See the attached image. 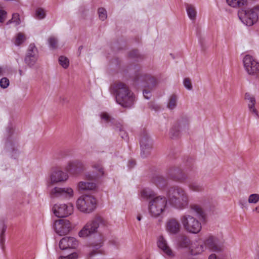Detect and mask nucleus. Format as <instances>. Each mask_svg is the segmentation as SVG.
Listing matches in <instances>:
<instances>
[{
	"label": "nucleus",
	"mask_w": 259,
	"mask_h": 259,
	"mask_svg": "<svg viewBox=\"0 0 259 259\" xmlns=\"http://www.w3.org/2000/svg\"><path fill=\"white\" fill-rule=\"evenodd\" d=\"M110 92L115 97L116 102L124 108H131L135 101V96L128 86L123 82L118 81L112 83Z\"/></svg>",
	"instance_id": "obj_1"
},
{
	"label": "nucleus",
	"mask_w": 259,
	"mask_h": 259,
	"mask_svg": "<svg viewBox=\"0 0 259 259\" xmlns=\"http://www.w3.org/2000/svg\"><path fill=\"white\" fill-rule=\"evenodd\" d=\"M166 196L168 203L172 207L183 210L188 207L189 197L183 188L178 186L172 187L168 189Z\"/></svg>",
	"instance_id": "obj_2"
},
{
	"label": "nucleus",
	"mask_w": 259,
	"mask_h": 259,
	"mask_svg": "<svg viewBox=\"0 0 259 259\" xmlns=\"http://www.w3.org/2000/svg\"><path fill=\"white\" fill-rule=\"evenodd\" d=\"M108 225V223L106 220L100 216H97L86 224L79 232L78 235L80 237H87L96 232L101 231L106 228Z\"/></svg>",
	"instance_id": "obj_3"
},
{
	"label": "nucleus",
	"mask_w": 259,
	"mask_h": 259,
	"mask_svg": "<svg viewBox=\"0 0 259 259\" xmlns=\"http://www.w3.org/2000/svg\"><path fill=\"white\" fill-rule=\"evenodd\" d=\"M167 202V198L164 196H157L152 198L148 205L150 215L155 218L159 216L164 211Z\"/></svg>",
	"instance_id": "obj_4"
},
{
	"label": "nucleus",
	"mask_w": 259,
	"mask_h": 259,
	"mask_svg": "<svg viewBox=\"0 0 259 259\" xmlns=\"http://www.w3.org/2000/svg\"><path fill=\"white\" fill-rule=\"evenodd\" d=\"M241 21L247 26H252L259 19V6L250 10H242L238 13Z\"/></svg>",
	"instance_id": "obj_5"
},
{
	"label": "nucleus",
	"mask_w": 259,
	"mask_h": 259,
	"mask_svg": "<svg viewBox=\"0 0 259 259\" xmlns=\"http://www.w3.org/2000/svg\"><path fill=\"white\" fill-rule=\"evenodd\" d=\"M135 74L133 77L134 81L137 83H141L145 87L152 89L156 84V79L150 74L143 73L140 67L135 66Z\"/></svg>",
	"instance_id": "obj_6"
},
{
	"label": "nucleus",
	"mask_w": 259,
	"mask_h": 259,
	"mask_svg": "<svg viewBox=\"0 0 259 259\" xmlns=\"http://www.w3.org/2000/svg\"><path fill=\"white\" fill-rule=\"evenodd\" d=\"M96 199L91 195H82L76 201V206L78 210L85 213H90L96 207Z\"/></svg>",
	"instance_id": "obj_7"
},
{
	"label": "nucleus",
	"mask_w": 259,
	"mask_h": 259,
	"mask_svg": "<svg viewBox=\"0 0 259 259\" xmlns=\"http://www.w3.org/2000/svg\"><path fill=\"white\" fill-rule=\"evenodd\" d=\"M180 220L184 228L191 233L197 234L201 230V224L199 221L190 214L181 215Z\"/></svg>",
	"instance_id": "obj_8"
},
{
	"label": "nucleus",
	"mask_w": 259,
	"mask_h": 259,
	"mask_svg": "<svg viewBox=\"0 0 259 259\" xmlns=\"http://www.w3.org/2000/svg\"><path fill=\"white\" fill-rule=\"evenodd\" d=\"M243 63L244 69L248 74L253 75L259 72V62L252 56L245 55Z\"/></svg>",
	"instance_id": "obj_9"
},
{
	"label": "nucleus",
	"mask_w": 259,
	"mask_h": 259,
	"mask_svg": "<svg viewBox=\"0 0 259 259\" xmlns=\"http://www.w3.org/2000/svg\"><path fill=\"white\" fill-rule=\"evenodd\" d=\"M140 143L141 150V156L143 158L147 157L151 153L152 144L146 131H144L141 134Z\"/></svg>",
	"instance_id": "obj_10"
},
{
	"label": "nucleus",
	"mask_w": 259,
	"mask_h": 259,
	"mask_svg": "<svg viewBox=\"0 0 259 259\" xmlns=\"http://www.w3.org/2000/svg\"><path fill=\"white\" fill-rule=\"evenodd\" d=\"M54 228L57 234L60 236H63L67 234L71 230L72 226L68 220L60 219L54 222Z\"/></svg>",
	"instance_id": "obj_11"
},
{
	"label": "nucleus",
	"mask_w": 259,
	"mask_h": 259,
	"mask_svg": "<svg viewBox=\"0 0 259 259\" xmlns=\"http://www.w3.org/2000/svg\"><path fill=\"white\" fill-rule=\"evenodd\" d=\"M73 210V206L72 204H56L53 207V211L54 214L58 218L67 217L71 214Z\"/></svg>",
	"instance_id": "obj_12"
},
{
	"label": "nucleus",
	"mask_w": 259,
	"mask_h": 259,
	"mask_svg": "<svg viewBox=\"0 0 259 259\" xmlns=\"http://www.w3.org/2000/svg\"><path fill=\"white\" fill-rule=\"evenodd\" d=\"M52 198L68 199L73 196V191L71 188L55 187L51 192Z\"/></svg>",
	"instance_id": "obj_13"
},
{
	"label": "nucleus",
	"mask_w": 259,
	"mask_h": 259,
	"mask_svg": "<svg viewBox=\"0 0 259 259\" xmlns=\"http://www.w3.org/2000/svg\"><path fill=\"white\" fill-rule=\"evenodd\" d=\"M167 176L176 181L184 182L187 179V176L179 167L171 166L167 169Z\"/></svg>",
	"instance_id": "obj_14"
},
{
	"label": "nucleus",
	"mask_w": 259,
	"mask_h": 259,
	"mask_svg": "<svg viewBox=\"0 0 259 259\" xmlns=\"http://www.w3.org/2000/svg\"><path fill=\"white\" fill-rule=\"evenodd\" d=\"M181 228V224L177 219L170 218L167 220L165 224V229L169 234H177L180 232Z\"/></svg>",
	"instance_id": "obj_15"
},
{
	"label": "nucleus",
	"mask_w": 259,
	"mask_h": 259,
	"mask_svg": "<svg viewBox=\"0 0 259 259\" xmlns=\"http://www.w3.org/2000/svg\"><path fill=\"white\" fill-rule=\"evenodd\" d=\"M206 247L212 251L218 252L222 250L221 242L216 237L210 236L204 242Z\"/></svg>",
	"instance_id": "obj_16"
},
{
	"label": "nucleus",
	"mask_w": 259,
	"mask_h": 259,
	"mask_svg": "<svg viewBox=\"0 0 259 259\" xmlns=\"http://www.w3.org/2000/svg\"><path fill=\"white\" fill-rule=\"evenodd\" d=\"M85 169L83 162L79 160H74L69 161L66 167V169L71 173L76 174L80 172Z\"/></svg>",
	"instance_id": "obj_17"
},
{
	"label": "nucleus",
	"mask_w": 259,
	"mask_h": 259,
	"mask_svg": "<svg viewBox=\"0 0 259 259\" xmlns=\"http://www.w3.org/2000/svg\"><path fill=\"white\" fill-rule=\"evenodd\" d=\"M78 245V241L72 237H66L61 239L59 242V247L62 250L68 248H75Z\"/></svg>",
	"instance_id": "obj_18"
},
{
	"label": "nucleus",
	"mask_w": 259,
	"mask_h": 259,
	"mask_svg": "<svg viewBox=\"0 0 259 259\" xmlns=\"http://www.w3.org/2000/svg\"><path fill=\"white\" fill-rule=\"evenodd\" d=\"M244 99L247 101V106L249 112L253 114L256 118H258V111L255 108L256 100L254 96L249 93L245 94Z\"/></svg>",
	"instance_id": "obj_19"
},
{
	"label": "nucleus",
	"mask_w": 259,
	"mask_h": 259,
	"mask_svg": "<svg viewBox=\"0 0 259 259\" xmlns=\"http://www.w3.org/2000/svg\"><path fill=\"white\" fill-rule=\"evenodd\" d=\"M68 178L67 175L61 170H56L52 172L50 176L52 184L66 181Z\"/></svg>",
	"instance_id": "obj_20"
},
{
	"label": "nucleus",
	"mask_w": 259,
	"mask_h": 259,
	"mask_svg": "<svg viewBox=\"0 0 259 259\" xmlns=\"http://www.w3.org/2000/svg\"><path fill=\"white\" fill-rule=\"evenodd\" d=\"M158 247L161 249L164 253L169 256H173L172 251L167 244L166 241L163 236H160L157 241Z\"/></svg>",
	"instance_id": "obj_21"
},
{
	"label": "nucleus",
	"mask_w": 259,
	"mask_h": 259,
	"mask_svg": "<svg viewBox=\"0 0 259 259\" xmlns=\"http://www.w3.org/2000/svg\"><path fill=\"white\" fill-rule=\"evenodd\" d=\"M190 209L192 211L195 212L200 219L205 220V213L200 206L196 204H191Z\"/></svg>",
	"instance_id": "obj_22"
},
{
	"label": "nucleus",
	"mask_w": 259,
	"mask_h": 259,
	"mask_svg": "<svg viewBox=\"0 0 259 259\" xmlns=\"http://www.w3.org/2000/svg\"><path fill=\"white\" fill-rule=\"evenodd\" d=\"M79 190H92L96 187V184L93 182H80L78 184Z\"/></svg>",
	"instance_id": "obj_23"
},
{
	"label": "nucleus",
	"mask_w": 259,
	"mask_h": 259,
	"mask_svg": "<svg viewBox=\"0 0 259 259\" xmlns=\"http://www.w3.org/2000/svg\"><path fill=\"white\" fill-rule=\"evenodd\" d=\"M152 181L160 188H164L167 185V180L161 176H155Z\"/></svg>",
	"instance_id": "obj_24"
},
{
	"label": "nucleus",
	"mask_w": 259,
	"mask_h": 259,
	"mask_svg": "<svg viewBox=\"0 0 259 259\" xmlns=\"http://www.w3.org/2000/svg\"><path fill=\"white\" fill-rule=\"evenodd\" d=\"M26 56L31 57L33 58H38V50L34 44L29 45Z\"/></svg>",
	"instance_id": "obj_25"
},
{
	"label": "nucleus",
	"mask_w": 259,
	"mask_h": 259,
	"mask_svg": "<svg viewBox=\"0 0 259 259\" xmlns=\"http://www.w3.org/2000/svg\"><path fill=\"white\" fill-rule=\"evenodd\" d=\"M154 196V192L149 188L144 189L141 191V197L143 199H152Z\"/></svg>",
	"instance_id": "obj_26"
},
{
	"label": "nucleus",
	"mask_w": 259,
	"mask_h": 259,
	"mask_svg": "<svg viewBox=\"0 0 259 259\" xmlns=\"http://www.w3.org/2000/svg\"><path fill=\"white\" fill-rule=\"evenodd\" d=\"M186 10L187 12V14L190 18V19L192 20H195L196 16V12L195 9V8L193 6L189 4H186Z\"/></svg>",
	"instance_id": "obj_27"
},
{
	"label": "nucleus",
	"mask_w": 259,
	"mask_h": 259,
	"mask_svg": "<svg viewBox=\"0 0 259 259\" xmlns=\"http://www.w3.org/2000/svg\"><path fill=\"white\" fill-rule=\"evenodd\" d=\"M189 120L187 117H183L178 121L177 125L180 130H183L186 129L188 127Z\"/></svg>",
	"instance_id": "obj_28"
},
{
	"label": "nucleus",
	"mask_w": 259,
	"mask_h": 259,
	"mask_svg": "<svg viewBox=\"0 0 259 259\" xmlns=\"http://www.w3.org/2000/svg\"><path fill=\"white\" fill-rule=\"evenodd\" d=\"M227 4L232 7H240L247 4L246 0H226Z\"/></svg>",
	"instance_id": "obj_29"
},
{
	"label": "nucleus",
	"mask_w": 259,
	"mask_h": 259,
	"mask_svg": "<svg viewBox=\"0 0 259 259\" xmlns=\"http://www.w3.org/2000/svg\"><path fill=\"white\" fill-rule=\"evenodd\" d=\"M2 229L0 234V246L2 249L5 248V232L7 229V226L4 224L2 221Z\"/></svg>",
	"instance_id": "obj_30"
},
{
	"label": "nucleus",
	"mask_w": 259,
	"mask_h": 259,
	"mask_svg": "<svg viewBox=\"0 0 259 259\" xmlns=\"http://www.w3.org/2000/svg\"><path fill=\"white\" fill-rule=\"evenodd\" d=\"M177 100H178V98L176 95L173 94V95H171L169 97V100H168V102L167 103V108L171 110L174 109L177 106Z\"/></svg>",
	"instance_id": "obj_31"
},
{
	"label": "nucleus",
	"mask_w": 259,
	"mask_h": 259,
	"mask_svg": "<svg viewBox=\"0 0 259 259\" xmlns=\"http://www.w3.org/2000/svg\"><path fill=\"white\" fill-rule=\"evenodd\" d=\"M115 130L119 133V135L123 139H126L127 137V134L123 129V127L120 123H116L115 125Z\"/></svg>",
	"instance_id": "obj_32"
},
{
	"label": "nucleus",
	"mask_w": 259,
	"mask_h": 259,
	"mask_svg": "<svg viewBox=\"0 0 259 259\" xmlns=\"http://www.w3.org/2000/svg\"><path fill=\"white\" fill-rule=\"evenodd\" d=\"M188 187L191 190L195 192H199L203 190L202 185L197 182H190Z\"/></svg>",
	"instance_id": "obj_33"
},
{
	"label": "nucleus",
	"mask_w": 259,
	"mask_h": 259,
	"mask_svg": "<svg viewBox=\"0 0 259 259\" xmlns=\"http://www.w3.org/2000/svg\"><path fill=\"white\" fill-rule=\"evenodd\" d=\"M179 244L183 248L188 247L190 244V240L186 236H181L179 241Z\"/></svg>",
	"instance_id": "obj_34"
},
{
	"label": "nucleus",
	"mask_w": 259,
	"mask_h": 259,
	"mask_svg": "<svg viewBox=\"0 0 259 259\" xmlns=\"http://www.w3.org/2000/svg\"><path fill=\"white\" fill-rule=\"evenodd\" d=\"M92 166L99 172V174L101 176L104 175V168L102 166V161H99L92 163Z\"/></svg>",
	"instance_id": "obj_35"
},
{
	"label": "nucleus",
	"mask_w": 259,
	"mask_h": 259,
	"mask_svg": "<svg viewBox=\"0 0 259 259\" xmlns=\"http://www.w3.org/2000/svg\"><path fill=\"white\" fill-rule=\"evenodd\" d=\"M180 128L176 125H174L170 131V137L172 139L178 138L180 135Z\"/></svg>",
	"instance_id": "obj_36"
},
{
	"label": "nucleus",
	"mask_w": 259,
	"mask_h": 259,
	"mask_svg": "<svg viewBox=\"0 0 259 259\" xmlns=\"http://www.w3.org/2000/svg\"><path fill=\"white\" fill-rule=\"evenodd\" d=\"M12 23H15L16 25H18L20 24V19L19 14H13L12 19L7 22V24L9 25Z\"/></svg>",
	"instance_id": "obj_37"
},
{
	"label": "nucleus",
	"mask_w": 259,
	"mask_h": 259,
	"mask_svg": "<svg viewBox=\"0 0 259 259\" xmlns=\"http://www.w3.org/2000/svg\"><path fill=\"white\" fill-rule=\"evenodd\" d=\"M35 17L36 19L41 20L45 18L46 13L44 9L42 8H38L35 11Z\"/></svg>",
	"instance_id": "obj_38"
},
{
	"label": "nucleus",
	"mask_w": 259,
	"mask_h": 259,
	"mask_svg": "<svg viewBox=\"0 0 259 259\" xmlns=\"http://www.w3.org/2000/svg\"><path fill=\"white\" fill-rule=\"evenodd\" d=\"M59 62L64 68H67L69 64L68 58L63 56H61L59 58Z\"/></svg>",
	"instance_id": "obj_39"
},
{
	"label": "nucleus",
	"mask_w": 259,
	"mask_h": 259,
	"mask_svg": "<svg viewBox=\"0 0 259 259\" xmlns=\"http://www.w3.org/2000/svg\"><path fill=\"white\" fill-rule=\"evenodd\" d=\"M38 58H32L31 57L25 56V62L27 65L29 67H32L36 62Z\"/></svg>",
	"instance_id": "obj_40"
},
{
	"label": "nucleus",
	"mask_w": 259,
	"mask_h": 259,
	"mask_svg": "<svg viewBox=\"0 0 259 259\" xmlns=\"http://www.w3.org/2000/svg\"><path fill=\"white\" fill-rule=\"evenodd\" d=\"M24 40H25L24 35L23 33L19 32L18 33L16 37L15 44L16 46H20L24 41Z\"/></svg>",
	"instance_id": "obj_41"
},
{
	"label": "nucleus",
	"mask_w": 259,
	"mask_h": 259,
	"mask_svg": "<svg viewBox=\"0 0 259 259\" xmlns=\"http://www.w3.org/2000/svg\"><path fill=\"white\" fill-rule=\"evenodd\" d=\"M98 14L99 18L102 21H104L107 18L106 10L103 8H100L98 9Z\"/></svg>",
	"instance_id": "obj_42"
},
{
	"label": "nucleus",
	"mask_w": 259,
	"mask_h": 259,
	"mask_svg": "<svg viewBox=\"0 0 259 259\" xmlns=\"http://www.w3.org/2000/svg\"><path fill=\"white\" fill-rule=\"evenodd\" d=\"M248 202L249 203H256L259 201V194H251L248 198Z\"/></svg>",
	"instance_id": "obj_43"
},
{
	"label": "nucleus",
	"mask_w": 259,
	"mask_h": 259,
	"mask_svg": "<svg viewBox=\"0 0 259 259\" xmlns=\"http://www.w3.org/2000/svg\"><path fill=\"white\" fill-rule=\"evenodd\" d=\"M204 250V247L200 245L195 249H191V253L192 255H197L202 252Z\"/></svg>",
	"instance_id": "obj_44"
},
{
	"label": "nucleus",
	"mask_w": 259,
	"mask_h": 259,
	"mask_svg": "<svg viewBox=\"0 0 259 259\" xmlns=\"http://www.w3.org/2000/svg\"><path fill=\"white\" fill-rule=\"evenodd\" d=\"M129 57L132 59H138L141 58V55L137 50H133L129 53Z\"/></svg>",
	"instance_id": "obj_45"
},
{
	"label": "nucleus",
	"mask_w": 259,
	"mask_h": 259,
	"mask_svg": "<svg viewBox=\"0 0 259 259\" xmlns=\"http://www.w3.org/2000/svg\"><path fill=\"white\" fill-rule=\"evenodd\" d=\"M9 85V80L7 77H3L0 80V86L3 89H6Z\"/></svg>",
	"instance_id": "obj_46"
},
{
	"label": "nucleus",
	"mask_w": 259,
	"mask_h": 259,
	"mask_svg": "<svg viewBox=\"0 0 259 259\" xmlns=\"http://www.w3.org/2000/svg\"><path fill=\"white\" fill-rule=\"evenodd\" d=\"M48 41L50 46L53 49H55L57 47V45L58 43L57 39L54 37H51L49 38Z\"/></svg>",
	"instance_id": "obj_47"
},
{
	"label": "nucleus",
	"mask_w": 259,
	"mask_h": 259,
	"mask_svg": "<svg viewBox=\"0 0 259 259\" xmlns=\"http://www.w3.org/2000/svg\"><path fill=\"white\" fill-rule=\"evenodd\" d=\"M184 85L185 87L189 90H191L192 89V83L189 78H186L184 79Z\"/></svg>",
	"instance_id": "obj_48"
},
{
	"label": "nucleus",
	"mask_w": 259,
	"mask_h": 259,
	"mask_svg": "<svg viewBox=\"0 0 259 259\" xmlns=\"http://www.w3.org/2000/svg\"><path fill=\"white\" fill-rule=\"evenodd\" d=\"M77 256V254L75 252H73L67 256H60L59 259H76Z\"/></svg>",
	"instance_id": "obj_49"
},
{
	"label": "nucleus",
	"mask_w": 259,
	"mask_h": 259,
	"mask_svg": "<svg viewBox=\"0 0 259 259\" xmlns=\"http://www.w3.org/2000/svg\"><path fill=\"white\" fill-rule=\"evenodd\" d=\"M7 12L4 10H0V22H3L6 19Z\"/></svg>",
	"instance_id": "obj_50"
},
{
	"label": "nucleus",
	"mask_w": 259,
	"mask_h": 259,
	"mask_svg": "<svg viewBox=\"0 0 259 259\" xmlns=\"http://www.w3.org/2000/svg\"><path fill=\"white\" fill-rule=\"evenodd\" d=\"M85 178L89 181H94L97 179V176L95 175L88 172L85 175Z\"/></svg>",
	"instance_id": "obj_51"
},
{
	"label": "nucleus",
	"mask_w": 259,
	"mask_h": 259,
	"mask_svg": "<svg viewBox=\"0 0 259 259\" xmlns=\"http://www.w3.org/2000/svg\"><path fill=\"white\" fill-rule=\"evenodd\" d=\"M101 118L106 122H110L111 120V117L106 113H103L101 114Z\"/></svg>",
	"instance_id": "obj_52"
},
{
	"label": "nucleus",
	"mask_w": 259,
	"mask_h": 259,
	"mask_svg": "<svg viewBox=\"0 0 259 259\" xmlns=\"http://www.w3.org/2000/svg\"><path fill=\"white\" fill-rule=\"evenodd\" d=\"M143 94L145 98L146 99H149L151 97L150 91L147 89H145L143 90Z\"/></svg>",
	"instance_id": "obj_53"
},
{
	"label": "nucleus",
	"mask_w": 259,
	"mask_h": 259,
	"mask_svg": "<svg viewBox=\"0 0 259 259\" xmlns=\"http://www.w3.org/2000/svg\"><path fill=\"white\" fill-rule=\"evenodd\" d=\"M135 165H136V161L135 160L131 159L128 161L127 166L130 169L134 167Z\"/></svg>",
	"instance_id": "obj_54"
},
{
	"label": "nucleus",
	"mask_w": 259,
	"mask_h": 259,
	"mask_svg": "<svg viewBox=\"0 0 259 259\" xmlns=\"http://www.w3.org/2000/svg\"><path fill=\"white\" fill-rule=\"evenodd\" d=\"M7 130L10 134H11L13 130L12 126L11 125H9L7 128Z\"/></svg>",
	"instance_id": "obj_55"
},
{
	"label": "nucleus",
	"mask_w": 259,
	"mask_h": 259,
	"mask_svg": "<svg viewBox=\"0 0 259 259\" xmlns=\"http://www.w3.org/2000/svg\"><path fill=\"white\" fill-rule=\"evenodd\" d=\"M208 259H217V258L215 254H212L209 255Z\"/></svg>",
	"instance_id": "obj_56"
},
{
	"label": "nucleus",
	"mask_w": 259,
	"mask_h": 259,
	"mask_svg": "<svg viewBox=\"0 0 259 259\" xmlns=\"http://www.w3.org/2000/svg\"><path fill=\"white\" fill-rule=\"evenodd\" d=\"M4 72V70L3 68V67H0V76H2L3 75Z\"/></svg>",
	"instance_id": "obj_57"
},
{
	"label": "nucleus",
	"mask_w": 259,
	"mask_h": 259,
	"mask_svg": "<svg viewBox=\"0 0 259 259\" xmlns=\"http://www.w3.org/2000/svg\"><path fill=\"white\" fill-rule=\"evenodd\" d=\"M83 49V46H80L79 48H78V52H79V55L81 53V51L82 50V49Z\"/></svg>",
	"instance_id": "obj_58"
},
{
	"label": "nucleus",
	"mask_w": 259,
	"mask_h": 259,
	"mask_svg": "<svg viewBox=\"0 0 259 259\" xmlns=\"http://www.w3.org/2000/svg\"><path fill=\"white\" fill-rule=\"evenodd\" d=\"M254 211L257 212H259V206H257L254 209Z\"/></svg>",
	"instance_id": "obj_59"
},
{
	"label": "nucleus",
	"mask_w": 259,
	"mask_h": 259,
	"mask_svg": "<svg viewBox=\"0 0 259 259\" xmlns=\"http://www.w3.org/2000/svg\"><path fill=\"white\" fill-rule=\"evenodd\" d=\"M142 217L140 215H138L137 217V219L138 221H140L141 220Z\"/></svg>",
	"instance_id": "obj_60"
},
{
	"label": "nucleus",
	"mask_w": 259,
	"mask_h": 259,
	"mask_svg": "<svg viewBox=\"0 0 259 259\" xmlns=\"http://www.w3.org/2000/svg\"><path fill=\"white\" fill-rule=\"evenodd\" d=\"M19 74H20V75L21 76L23 75V73H22V70L19 69Z\"/></svg>",
	"instance_id": "obj_61"
},
{
	"label": "nucleus",
	"mask_w": 259,
	"mask_h": 259,
	"mask_svg": "<svg viewBox=\"0 0 259 259\" xmlns=\"http://www.w3.org/2000/svg\"><path fill=\"white\" fill-rule=\"evenodd\" d=\"M150 108H152V109H154L155 110H156L157 108H158V107L157 106L156 107L154 108V107H150Z\"/></svg>",
	"instance_id": "obj_62"
},
{
	"label": "nucleus",
	"mask_w": 259,
	"mask_h": 259,
	"mask_svg": "<svg viewBox=\"0 0 259 259\" xmlns=\"http://www.w3.org/2000/svg\"><path fill=\"white\" fill-rule=\"evenodd\" d=\"M202 48L203 50H204V48H203V46H202Z\"/></svg>",
	"instance_id": "obj_63"
},
{
	"label": "nucleus",
	"mask_w": 259,
	"mask_h": 259,
	"mask_svg": "<svg viewBox=\"0 0 259 259\" xmlns=\"http://www.w3.org/2000/svg\"><path fill=\"white\" fill-rule=\"evenodd\" d=\"M257 259H259V254L258 255V256H257Z\"/></svg>",
	"instance_id": "obj_64"
}]
</instances>
